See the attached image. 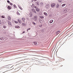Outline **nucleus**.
Here are the masks:
<instances>
[{
	"label": "nucleus",
	"mask_w": 73,
	"mask_h": 73,
	"mask_svg": "<svg viewBox=\"0 0 73 73\" xmlns=\"http://www.w3.org/2000/svg\"><path fill=\"white\" fill-rule=\"evenodd\" d=\"M56 4L55 3H52L51 4V7H54L55 6Z\"/></svg>",
	"instance_id": "f257e3e1"
},
{
	"label": "nucleus",
	"mask_w": 73,
	"mask_h": 73,
	"mask_svg": "<svg viewBox=\"0 0 73 73\" xmlns=\"http://www.w3.org/2000/svg\"><path fill=\"white\" fill-rule=\"evenodd\" d=\"M49 5L48 4H47L46 5L45 7L46 9H49Z\"/></svg>",
	"instance_id": "f03ea898"
},
{
	"label": "nucleus",
	"mask_w": 73,
	"mask_h": 73,
	"mask_svg": "<svg viewBox=\"0 0 73 73\" xmlns=\"http://www.w3.org/2000/svg\"><path fill=\"white\" fill-rule=\"evenodd\" d=\"M33 43L35 45H38V43L36 42H33Z\"/></svg>",
	"instance_id": "7ed1b4c3"
},
{
	"label": "nucleus",
	"mask_w": 73,
	"mask_h": 73,
	"mask_svg": "<svg viewBox=\"0 0 73 73\" xmlns=\"http://www.w3.org/2000/svg\"><path fill=\"white\" fill-rule=\"evenodd\" d=\"M34 19L35 21H36L37 20V17L36 16H35L34 17Z\"/></svg>",
	"instance_id": "20e7f679"
},
{
	"label": "nucleus",
	"mask_w": 73,
	"mask_h": 73,
	"mask_svg": "<svg viewBox=\"0 0 73 73\" xmlns=\"http://www.w3.org/2000/svg\"><path fill=\"white\" fill-rule=\"evenodd\" d=\"M32 11H33V12L35 13H36V11L35 10V9H32Z\"/></svg>",
	"instance_id": "39448f33"
},
{
	"label": "nucleus",
	"mask_w": 73,
	"mask_h": 73,
	"mask_svg": "<svg viewBox=\"0 0 73 73\" xmlns=\"http://www.w3.org/2000/svg\"><path fill=\"white\" fill-rule=\"evenodd\" d=\"M7 8L8 9L10 10L11 9V6H8V7H7Z\"/></svg>",
	"instance_id": "423d86ee"
},
{
	"label": "nucleus",
	"mask_w": 73,
	"mask_h": 73,
	"mask_svg": "<svg viewBox=\"0 0 73 73\" xmlns=\"http://www.w3.org/2000/svg\"><path fill=\"white\" fill-rule=\"evenodd\" d=\"M29 16L32 17L33 16V14L32 13H30L29 14Z\"/></svg>",
	"instance_id": "0eeeda50"
},
{
	"label": "nucleus",
	"mask_w": 73,
	"mask_h": 73,
	"mask_svg": "<svg viewBox=\"0 0 73 73\" xmlns=\"http://www.w3.org/2000/svg\"><path fill=\"white\" fill-rule=\"evenodd\" d=\"M67 9H65L63 10V12L64 13H66L67 12Z\"/></svg>",
	"instance_id": "6e6552de"
},
{
	"label": "nucleus",
	"mask_w": 73,
	"mask_h": 73,
	"mask_svg": "<svg viewBox=\"0 0 73 73\" xmlns=\"http://www.w3.org/2000/svg\"><path fill=\"white\" fill-rule=\"evenodd\" d=\"M15 28H20V27L18 26H15Z\"/></svg>",
	"instance_id": "1a4fd4ad"
},
{
	"label": "nucleus",
	"mask_w": 73,
	"mask_h": 73,
	"mask_svg": "<svg viewBox=\"0 0 73 73\" xmlns=\"http://www.w3.org/2000/svg\"><path fill=\"white\" fill-rule=\"evenodd\" d=\"M25 19L24 18H23L22 19V21H24V22H25Z\"/></svg>",
	"instance_id": "9d476101"
},
{
	"label": "nucleus",
	"mask_w": 73,
	"mask_h": 73,
	"mask_svg": "<svg viewBox=\"0 0 73 73\" xmlns=\"http://www.w3.org/2000/svg\"><path fill=\"white\" fill-rule=\"evenodd\" d=\"M8 20L9 21H11V17H10L9 16L8 17Z\"/></svg>",
	"instance_id": "9b49d317"
},
{
	"label": "nucleus",
	"mask_w": 73,
	"mask_h": 73,
	"mask_svg": "<svg viewBox=\"0 0 73 73\" xmlns=\"http://www.w3.org/2000/svg\"><path fill=\"white\" fill-rule=\"evenodd\" d=\"M8 23L9 25H11V24L10 21H8Z\"/></svg>",
	"instance_id": "f8f14e48"
},
{
	"label": "nucleus",
	"mask_w": 73,
	"mask_h": 73,
	"mask_svg": "<svg viewBox=\"0 0 73 73\" xmlns=\"http://www.w3.org/2000/svg\"><path fill=\"white\" fill-rule=\"evenodd\" d=\"M53 22V20H51L50 21V23H52Z\"/></svg>",
	"instance_id": "ddd939ff"
},
{
	"label": "nucleus",
	"mask_w": 73,
	"mask_h": 73,
	"mask_svg": "<svg viewBox=\"0 0 73 73\" xmlns=\"http://www.w3.org/2000/svg\"><path fill=\"white\" fill-rule=\"evenodd\" d=\"M60 6V5L58 4H57V5L56 6V7L57 8H59Z\"/></svg>",
	"instance_id": "4468645a"
},
{
	"label": "nucleus",
	"mask_w": 73,
	"mask_h": 73,
	"mask_svg": "<svg viewBox=\"0 0 73 73\" xmlns=\"http://www.w3.org/2000/svg\"><path fill=\"white\" fill-rule=\"evenodd\" d=\"M35 6V5L34 4H33L31 6V7L32 8H34Z\"/></svg>",
	"instance_id": "2eb2a0df"
},
{
	"label": "nucleus",
	"mask_w": 73,
	"mask_h": 73,
	"mask_svg": "<svg viewBox=\"0 0 73 73\" xmlns=\"http://www.w3.org/2000/svg\"><path fill=\"white\" fill-rule=\"evenodd\" d=\"M18 21L19 23L20 24H21V22L20 20L18 19Z\"/></svg>",
	"instance_id": "dca6fc26"
},
{
	"label": "nucleus",
	"mask_w": 73,
	"mask_h": 73,
	"mask_svg": "<svg viewBox=\"0 0 73 73\" xmlns=\"http://www.w3.org/2000/svg\"><path fill=\"white\" fill-rule=\"evenodd\" d=\"M22 26H24V27H25L26 26V24L25 23H22Z\"/></svg>",
	"instance_id": "f3484780"
},
{
	"label": "nucleus",
	"mask_w": 73,
	"mask_h": 73,
	"mask_svg": "<svg viewBox=\"0 0 73 73\" xmlns=\"http://www.w3.org/2000/svg\"><path fill=\"white\" fill-rule=\"evenodd\" d=\"M60 31H59L57 32V33H56V34H58L59 33H60Z\"/></svg>",
	"instance_id": "a211bd4d"
},
{
	"label": "nucleus",
	"mask_w": 73,
	"mask_h": 73,
	"mask_svg": "<svg viewBox=\"0 0 73 73\" xmlns=\"http://www.w3.org/2000/svg\"><path fill=\"white\" fill-rule=\"evenodd\" d=\"M44 15H45L46 16H47V14L46 13H44Z\"/></svg>",
	"instance_id": "6ab92c4d"
},
{
	"label": "nucleus",
	"mask_w": 73,
	"mask_h": 73,
	"mask_svg": "<svg viewBox=\"0 0 73 73\" xmlns=\"http://www.w3.org/2000/svg\"><path fill=\"white\" fill-rule=\"evenodd\" d=\"M3 28L4 29H5L6 28V26L5 25L3 26Z\"/></svg>",
	"instance_id": "aec40b11"
},
{
	"label": "nucleus",
	"mask_w": 73,
	"mask_h": 73,
	"mask_svg": "<svg viewBox=\"0 0 73 73\" xmlns=\"http://www.w3.org/2000/svg\"><path fill=\"white\" fill-rule=\"evenodd\" d=\"M40 18L41 19H43L44 18V17L41 16L40 17Z\"/></svg>",
	"instance_id": "412c9836"
},
{
	"label": "nucleus",
	"mask_w": 73,
	"mask_h": 73,
	"mask_svg": "<svg viewBox=\"0 0 73 73\" xmlns=\"http://www.w3.org/2000/svg\"><path fill=\"white\" fill-rule=\"evenodd\" d=\"M66 5V4H63L62 5V7H64V6H65V5Z\"/></svg>",
	"instance_id": "4be33fe9"
},
{
	"label": "nucleus",
	"mask_w": 73,
	"mask_h": 73,
	"mask_svg": "<svg viewBox=\"0 0 73 73\" xmlns=\"http://www.w3.org/2000/svg\"><path fill=\"white\" fill-rule=\"evenodd\" d=\"M36 11L37 12H38V11H39V9H36Z\"/></svg>",
	"instance_id": "5701e85b"
},
{
	"label": "nucleus",
	"mask_w": 73,
	"mask_h": 73,
	"mask_svg": "<svg viewBox=\"0 0 73 73\" xmlns=\"http://www.w3.org/2000/svg\"><path fill=\"white\" fill-rule=\"evenodd\" d=\"M40 4H41V5H42V6L43 5V4L42 2L40 3Z\"/></svg>",
	"instance_id": "b1692460"
},
{
	"label": "nucleus",
	"mask_w": 73,
	"mask_h": 73,
	"mask_svg": "<svg viewBox=\"0 0 73 73\" xmlns=\"http://www.w3.org/2000/svg\"><path fill=\"white\" fill-rule=\"evenodd\" d=\"M1 18H5V17H4L3 16H2L1 17Z\"/></svg>",
	"instance_id": "393cba45"
},
{
	"label": "nucleus",
	"mask_w": 73,
	"mask_h": 73,
	"mask_svg": "<svg viewBox=\"0 0 73 73\" xmlns=\"http://www.w3.org/2000/svg\"><path fill=\"white\" fill-rule=\"evenodd\" d=\"M0 40H3V38L2 37H1L0 38Z\"/></svg>",
	"instance_id": "a878e982"
},
{
	"label": "nucleus",
	"mask_w": 73,
	"mask_h": 73,
	"mask_svg": "<svg viewBox=\"0 0 73 73\" xmlns=\"http://www.w3.org/2000/svg\"><path fill=\"white\" fill-rule=\"evenodd\" d=\"M15 23H18V21H15Z\"/></svg>",
	"instance_id": "bb28decb"
},
{
	"label": "nucleus",
	"mask_w": 73,
	"mask_h": 73,
	"mask_svg": "<svg viewBox=\"0 0 73 73\" xmlns=\"http://www.w3.org/2000/svg\"><path fill=\"white\" fill-rule=\"evenodd\" d=\"M13 6L14 7H15V8L16 7V6L15 4H14L13 5Z\"/></svg>",
	"instance_id": "cd10ccee"
},
{
	"label": "nucleus",
	"mask_w": 73,
	"mask_h": 73,
	"mask_svg": "<svg viewBox=\"0 0 73 73\" xmlns=\"http://www.w3.org/2000/svg\"><path fill=\"white\" fill-rule=\"evenodd\" d=\"M33 23L34 25H36V23H35V22H33Z\"/></svg>",
	"instance_id": "c85d7f7f"
},
{
	"label": "nucleus",
	"mask_w": 73,
	"mask_h": 73,
	"mask_svg": "<svg viewBox=\"0 0 73 73\" xmlns=\"http://www.w3.org/2000/svg\"><path fill=\"white\" fill-rule=\"evenodd\" d=\"M7 2L8 3H10V2H9V0L7 1Z\"/></svg>",
	"instance_id": "c756f323"
},
{
	"label": "nucleus",
	"mask_w": 73,
	"mask_h": 73,
	"mask_svg": "<svg viewBox=\"0 0 73 73\" xmlns=\"http://www.w3.org/2000/svg\"><path fill=\"white\" fill-rule=\"evenodd\" d=\"M9 4H10V5H13V4L12 3H10Z\"/></svg>",
	"instance_id": "7c9ffc66"
},
{
	"label": "nucleus",
	"mask_w": 73,
	"mask_h": 73,
	"mask_svg": "<svg viewBox=\"0 0 73 73\" xmlns=\"http://www.w3.org/2000/svg\"><path fill=\"white\" fill-rule=\"evenodd\" d=\"M19 8H20V9H21V10H23L22 8H21V7H19Z\"/></svg>",
	"instance_id": "2f4dec72"
},
{
	"label": "nucleus",
	"mask_w": 73,
	"mask_h": 73,
	"mask_svg": "<svg viewBox=\"0 0 73 73\" xmlns=\"http://www.w3.org/2000/svg\"><path fill=\"white\" fill-rule=\"evenodd\" d=\"M25 33V31H24L23 32H22V34H23V33Z\"/></svg>",
	"instance_id": "473e14b6"
},
{
	"label": "nucleus",
	"mask_w": 73,
	"mask_h": 73,
	"mask_svg": "<svg viewBox=\"0 0 73 73\" xmlns=\"http://www.w3.org/2000/svg\"><path fill=\"white\" fill-rule=\"evenodd\" d=\"M42 25H41L40 26H39V27H42Z\"/></svg>",
	"instance_id": "72a5a7b5"
},
{
	"label": "nucleus",
	"mask_w": 73,
	"mask_h": 73,
	"mask_svg": "<svg viewBox=\"0 0 73 73\" xmlns=\"http://www.w3.org/2000/svg\"><path fill=\"white\" fill-rule=\"evenodd\" d=\"M1 20H0V25L1 24Z\"/></svg>",
	"instance_id": "f704fd0d"
},
{
	"label": "nucleus",
	"mask_w": 73,
	"mask_h": 73,
	"mask_svg": "<svg viewBox=\"0 0 73 73\" xmlns=\"http://www.w3.org/2000/svg\"><path fill=\"white\" fill-rule=\"evenodd\" d=\"M17 15H20V13H17Z\"/></svg>",
	"instance_id": "c9c22d12"
},
{
	"label": "nucleus",
	"mask_w": 73,
	"mask_h": 73,
	"mask_svg": "<svg viewBox=\"0 0 73 73\" xmlns=\"http://www.w3.org/2000/svg\"><path fill=\"white\" fill-rule=\"evenodd\" d=\"M31 29V28H29L28 29H27V30H30Z\"/></svg>",
	"instance_id": "e433bc0d"
},
{
	"label": "nucleus",
	"mask_w": 73,
	"mask_h": 73,
	"mask_svg": "<svg viewBox=\"0 0 73 73\" xmlns=\"http://www.w3.org/2000/svg\"><path fill=\"white\" fill-rule=\"evenodd\" d=\"M34 8H37L36 6H34Z\"/></svg>",
	"instance_id": "4c0bfd02"
},
{
	"label": "nucleus",
	"mask_w": 73,
	"mask_h": 73,
	"mask_svg": "<svg viewBox=\"0 0 73 73\" xmlns=\"http://www.w3.org/2000/svg\"><path fill=\"white\" fill-rule=\"evenodd\" d=\"M42 21L41 20H39V21H40V22L41 23V21Z\"/></svg>",
	"instance_id": "58836bf2"
},
{
	"label": "nucleus",
	"mask_w": 73,
	"mask_h": 73,
	"mask_svg": "<svg viewBox=\"0 0 73 73\" xmlns=\"http://www.w3.org/2000/svg\"><path fill=\"white\" fill-rule=\"evenodd\" d=\"M37 5H38V3H37Z\"/></svg>",
	"instance_id": "ea45409f"
},
{
	"label": "nucleus",
	"mask_w": 73,
	"mask_h": 73,
	"mask_svg": "<svg viewBox=\"0 0 73 73\" xmlns=\"http://www.w3.org/2000/svg\"><path fill=\"white\" fill-rule=\"evenodd\" d=\"M28 30H28V29H27V32H28Z\"/></svg>",
	"instance_id": "a19ab883"
},
{
	"label": "nucleus",
	"mask_w": 73,
	"mask_h": 73,
	"mask_svg": "<svg viewBox=\"0 0 73 73\" xmlns=\"http://www.w3.org/2000/svg\"><path fill=\"white\" fill-rule=\"evenodd\" d=\"M61 1H60V2H60V3H61Z\"/></svg>",
	"instance_id": "79ce46f5"
},
{
	"label": "nucleus",
	"mask_w": 73,
	"mask_h": 73,
	"mask_svg": "<svg viewBox=\"0 0 73 73\" xmlns=\"http://www.w3.org/2000/svg\"><path fill=\"white\" fill-rule=\"evenodd\" d=\"M35 1H37V0H35Z\"/></svg>",
	"instance_id": "37998d69"
}]
</instances>
